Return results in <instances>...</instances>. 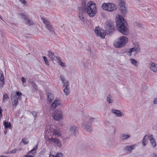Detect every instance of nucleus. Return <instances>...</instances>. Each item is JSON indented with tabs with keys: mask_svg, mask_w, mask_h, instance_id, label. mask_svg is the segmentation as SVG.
<instances>
[{
	"mask_svg": "<svg viewBox=\"0 0 157 157\" xmlns=\"http://www.w3.org/2000/svg\"><path fill=\"white\" fill-rule=\"evenodd\" d=\"M48 56L49 58H50L51 59L52 61H53L54 60V58H56V57L54 56V52H52V50H49L48 52Z\"/></svg>",
	"mask_w": 157,
	"mask_h": 157,
	"instance_id": "obj_20",
	"label": "nucleus"
},
{
	"mask_svg": "<svg viewBox=\"0 0 157 157\" xmlns=\"http://www.w3.org/2000/svg\"><path fill=\"white\" fill-rule=\"evenodd\" d=\"M84 129L88 132H91L93 130V128L91 125L87 123L84 124Z\"/></svg>",
	"mask_w": 157,
	"mask_h": 157,
	"instance_id": "obj_18",
	"label": "nucleus"
},
{
	"mask_svg": "<svg viewBox=\"0 0 157 157\" xmlns=\"http://www.w3.org/2000/svg\"><path fill=\"white\" fill-rule=\"evenodd\" d=\"M122 14L123 15H125L127 12V10L125 7H121L120 8Z\"/></svg>",
	"mask_w": 157,
	"mask_h": 157,
	"instance_id": "obj_33",
	"label": "nucleus"
},
{
	"mask_svg": "<svg viewBox=\"0 0 157 157\" xmlns=\"http://www.w3.org/2000/svg\"><path fill=\"white\" fill-rule=\"evenodd\" d=\"M148 138V136L147 135H145L143 140H142V144L144 146H145L146 145L147 143V139Z\"/></svg>",
	"mask_w": 157,
	"mask_h": 157,
	"instance_id": "obj_27",
	"label": "nucleus"
},
{
	"mask_svg": "<svg viewBox=\"0 0 157 157\" xmlns=\"http://www.w3.org/2000/svg\"><path fill=\"white\" fill-rule=\"evenodd\" d=\"M33 89H34L36 90H37V86L35 84H33Z\"/></svg>",
	"mask_w": 157,
	"mask_h": 157,
	"instance_id": "obj_49",
	"label": "nucleus"
},
{
	"mask_svg": "<svg viewBox=\"0 0 157 157\" xmlns=\"http://www.w3.org/2000/svg\"><path fill=\"white\" fill-rule=\"evenodd\" d=\"M42 19L43 21V22L45 25L47 29L50 32H54L52 25L49 22L43 18H42Z\"/></svg>",
	"mask_w": 157,
	"mask_h": 157,
	"instance_id": "obj_12",
	"label": "nucleus"
},
{
	"mask_svg": "<svg viewBox=\"0 0 157 157\" xmlns=\"http://www.w3.org/2000/svg\"><path fill=\"white\" fill-rule=\"evenodd\" d=\"M112 98V96L110 94H108L106 98L107 101L109 103H112L113 101Z\"/></svg>",
	"mask_w": 157,
	"mask_h": 157,
	"instance_id": "obj_30",
	"label": "nucleus"
},
{
	"mask_svg": "<svg viewBox=\"0 0 157 157\" xmlns=\"http://www.w3.org/2000/svg\"><path fill=\"white\" fill-rule=\"evenodd\" d=\"M53 118L56 121H59L63 118V113L59 109H56L52 113Z\"/></svg>",
	"mask_w": 157,
	"mask_h": 157,
	"instance_id": "obj_7",
	"label": "nucleus"
},
{
	"mask_svg": "<svg viewBox=\"0 0 157 157\" xmlns=\"http://www.w3.org/2000/svg\"><path fill=\"white\" fill-rule=\"evenodd\" d=\"M77 129L78 128L76 126H71L70 127L69 132L74 136H75L76 133V132L77 131Z\"/></svg>",
	"mask_w": 157,
	"mask_h": 157,
	"instance_id": "obj_15",
	"label": "nucleus"
},
{
	"mask_svg": "<svg viewBox=\"0 0 157 157\" xmlns=\"http://www.w3.org/2000/svg\"><path fill=\"white\" fill-rule=\"evenodd\" d=\"M37 145H36L34 147L33 149L29 151H31V153L32 154L35 155L36 154V152L34 151L36 150L37 149Z\"/></svg>",
	"mask_w": 157,
	"mask_h": 157,
	"instance_id": "obj_37",
	"label": "nucleus"
},
{
	"mask_svg": "<svg viewBox=\"0 0 157 157\" xmlns=\"http://www.w3.org/2000/svg\"><path fill=\"white\" fill-rule=\"evenodd\" d=\"M19 15L21 16L22 18H23L25 20L27 21L26 22L27 24L29 25H31L33 24L34 23L33 21L28 19L27 16L23 13H20L19 14Z\"/></svg>",
	"mask_w": 157,
	"mask_h": 157,
	"instance_id": "obj_14",
	"label": "nucleus"
},
{
	"mask_svg": "<svg viewBox=\"0 0 157 157\" xmlns=\"http://www.w3.org/2000/svg\"><path fill=\"white\" fill-rule=\"evenodd\" d=\"M0 78H4L3 72L2 71H0Z\"/></svg>",
	"mask_w": 157,
	"mask_h": 157,
	"instance_id": "obj_45",
	"label": "nucleus"
},
{
	"mask_svg": "<svg viewBox=\"0 0 157 157\" xmlns=\"http://www.w3.org/2000/svg\"><path fill=\"white\" fill-rule=\"evenodd\" d=\"M60 78H63V76L62 75H61L60 76Z\"/></svg>",
	"mask_w": 157,
	"mask_h": 157,
	"instance_id": "obj_55",
	"label": "nucleus"
},
{
	"mask_svg": "<svg viewBox=\"0 0 157 157\" xmlns=\"http://www.w3.org/2000/svg\"><path fill=\"white\" fill-rule=\"evenodd\" d=\"M16 149L13 150L11 151V153H15L16 152Z\"/></svg>",
	"mask_w": 157,
	"mask_h": 157,
	"instance_id": "obj_52",
	"label": "nucleus"
},
{
	"mask_svg": "<svg viewBox=\"0 0 157 157\" xmlns=\"http://www.w3.org/2000/svg\"><path fill=\"white\" fill-rule=\"evenodd\" d=\"M130 60L131 63L132 64H133L135 67H137L139 64V62H138L133 59H131Z\"/></svg>",
	"mask_w": 157,
	"mask_h": 157,
	"instance_id": "obj_24",
	"label": "nucleus"
},
{
	"mask_svg": "<svg viewBox=\"0 0 157 157\" xmlns=\"http://www.w3.org/2000/svg\"><path fill=\"white\" fill-rule=\"evenodd\" d=\"M0 157H8L7 156L3 155H1L0 156Z\"/></svg>",
	"mask_w": 157,
	"mask_h": 157,
	"instance_id": "obj_54",
	"label": "nucleus"
},
{
	"mask_svg": "<svg viewBox=\"0 0 157 157\" xmlns=\"http://www.w3.org/2000/svg\"><path fill=\"white\" fill-rule=\"evenodd\" d=\"M20 1L21 2V3L24 4L25 5L26 3V2L25 0H20Z\"/></svg>",
	"mask_w": 157,
	"mask_h": 157,
	"instance_id": "obj_50",
	"label": "nucleus"
},
{
	"mask_svg": "<svg viewBox=\"0 0 157 157\" xmlns=\"http://www.w3.org/2000/svg\"><path fill=\"white\" fill-rule=\"evenodd\" d=\"M152 157H157V154H154Z\"/></svg>",
	"mask_w": 157,
	"mask_h": 157,
	"instance_id": "obj_53",
	"label": "nucleus"
},
{
	"mask_svg": "<svg viewBox=\"0 0 157 157\" xmlns=\"http://www.w3.org/2000/svg\"><path fill=\"white\" fill-rule=\"evenodd\" d=\"M35 155L32 154L31 153V151H29L26 155L23 156V157H34Z\"/></svg>",
	"mask_w": 157,
	"mask_h": 157,
	"instance_id": "obj_36",
	"label": "nucleus"
},
{
	"mask_svg": "<svg viewBox=\"0 0 157 157\" xmlns=\"http://www.w3.org/2000/svg\"><path fill=\"white\" fill-rule=\"evenodd\" d=\"M46 142L48 144H54L56 147L60 148L62 146L61 142L58 139L52 137H48Z\"/></svg>",
	"mask_w": 157,
	"mask_h": 157,
	"instance_id": "obj_6",
	"label": "nucleus"
},
{
	"mask_svg": "<svg viewBox=\"0 0 157 157\" xmlns=\"http://www.w3.org/2000/svg\"><path fill=\"white\" fill-rule=\"evenodd\" d=\"M94 32L96 35L102 38H104L106 34V32L105 30H102L98 27H96L95 28Z\"/></svg>",
	"mask_w": 157,
	"mask_h": 157,
	"instance_id": "obj_8",
	"label": "nucleus"
},
{
	"mask_svg": "<svg viewBox=\"0 0 157 157\" xmlns=\"http://www.w3.org/2000/svg\"><path fill=\"white\" fill-rule=\"evenodd\" d=\"M82 10V7H80L79 8V10H80L79 12V14L78 15L80 19L83 22L85 23V21L84 19V17L83 15V13L82 11L81 10Z\"/></svg>",
	"mask_w": 157,
	"mask_h": 157,
	"instance_id": "obj_22",
	"label": "nucleus"
},
{
	"mask_svg": "<svg viewBox=\"0 0 157 157\" xmlns=\"http://www.w3.org/2000/svg\"><path fill=\"white\" fill-rule=\"evenodd\" d=\"M43 58L44 59V61L46 63V64L47 65H49V63H48V59H47V58L45 56H43Z\"/></svg>",
	"mask_w": 157,
	"mask_h": 157,
	"instance_id": "obj_40",
	"label": "nucleus"
},
{
	"mask_svg": "<svg viewBox=\"0 0 157 157\" xmlns=\"http://www.w3.org/2000/svg\"><path fill=\"white\" fill-rule=\"evenodd\" d=\"M105 124L106 126H109L110 124V122L108 120H105Z\"/></svg>",
	"mask_w": 157,
	"mask_h": 157,
	"instance_id": "obj_42",
	"label": "nucleus"
},
{
	"mask_svg": "<svg viewBox=\"0 0 157 157\" xmlns=\"http://www.w3.org/2000/svg\"><path fill=\"white\" fill-rule=\"evenodd\" d=\"M0 18H2V17L0 15Z\"/></svg>",
	"mask_w": 157,
	"mask_h": 157,
	"instance_id": "obj_57",
	"label": "nucleus"
},
{
	"mask_svg": "<svg viewBox=\"0 0 157 157\" xmlns=\"http://www.w3.org/2000/svg\"><path fill=\"white\" fill-rule=\"evenodd\" d=\"M153 103L154 104H157V98H155L154 99Z\"/></svg>",
	"mask_w": 157,
	"mask_h": 157,
	"instance_id": "obj_46",
	"label": "nucleus"
},
{
	"mask_svg": "<svg viewBox=\"0 0 157 157\" xmlns=\"http://www.w3.org/2000/svg\"><path fill=\"white\" fill-rule=\"evenodd\" d=\"M62 104L61 101L56 98L55 99L50 106L51 110H53L57 106L61 105Z\"/></svg>",
	"mask_w": 157,
	"mask_h": 157,
	"instance_id": "obj_9",
	"label": "nucleus"
},
{
	"mask_svg": "<svg viewBox=\"0 0 157 157\" xmlns=\"http://www.w3.org/2000/svg\"><path fill=\"white\" fill-rule=\"evenodd\" d=\"M21 81L23 85H24V83H25L26 81V79H21Z\"/></svg>",
	"mask_w": 157,
	"mask_h": 157,
	"instance_id": "obj_51",
	"label": "nucleus"
},
{
	"mask_svg": "<svg viewBox=\"0 0 157 157\" xmlns=\"http://www.w3.org/2000/svg\"><path fill=\"white\" fill-rule=\"evenodd\" d=\"M61 135L62 134L59 130L54 129L52 135V137H53L54 136H55L56 137H58L61 136Z\"/></svg>",
	"mask_w": 157,
	"mask_h": 157,
	"instance_id": "obj_17",
	"label": "nucleus"
},
{
	"mask_svg": "<svg viewBox=\"0 0 157 157\" xmlns=\"http://www.w3.org/2000/svg\"><path fill=\"white\" fill-rule=\"evenodd\" d=\"M148 138L150 141V142L152 146L154 147L156 145V144L155 142V139L154 138L153 136L152 135H150L148 136Z\"/></svg>",
	"mask_w": 157,
	"mask_h": 157,
	"instance_id": "obj_19",
	"label": "nucleus"
},
{
	"mask_svg": "<svg viewBox=\"0 0 157 157\" xmlns=\"http://www.w3.org/2000/svg\"><path fill=\"white\" fill-rule=\"evenodd\" d=\"M8 98V95L6 94L4 95L3 98V101L4 102L7 100V98Z\"/></svg>",
	"mask_w": 157,
	"mask_h": 157,
	"instance_id": "obj_38",
	"label": "nucleus"
},
{
	"mask_svg": "<svg viewBox=\"0 0 157 157\" xmlns=\"http://www.w3.org/2000/svg\"><path fill=\"white\" fill-rule=\"evenodd\" d=\"M138 7L141 10H144L147 7V6L145 4H139L138 5Z\"/></svg>",
	"mask_w": 157,
	"mask_h": 157,
	"instance_id": "obj_29",
	"label": "nucleus"
},
{
	"mask_svg": "<svg viewBox=\"0 0 157 157\" xmlns=\"http://www.w3.org/2000/svg\"><path fill=\"white\" fill-rule=\"evenodd\" d=\"M32 115L33 116V117H35L37 115V113L36 112H33L32 113Z\"/></svg>",
	"mask_w": 157,
	"mask_h": 157,
	"instance_id": "obj_47",
	"label": "nucleus"
},
{
	"mask_svg": "<svg viewBox=\"0 0 157 157\" xmlns=\"http://www.w3.org/2000/svg\"><path fill=\"white\" fill-rule=\"evenodd\" d=\"M106 30L110 33L114 30V26L112 23L107 22L105 26Z\"/></svg>",
	"mask_w": 157,
	"mask_h": 157,
	"instance_id": "obj_13",
	"label": "nucleus"
},
{
	"mask_svg": "<svg viewBox=\"0 0 157 157\" xmlns=\"http://www.w3.org/2000/svg\"><path fill=\"white\" fill-rule=\"evenodd\" d=\"M21 78L23 79V78H25L24 77H22Z\"/></svg>",
	"mask_w": 157,
	"mask_h": 157,
	"instance_id": "obj_56",
	"label": "nucleus"
},
{
	"mask_svg": "<svg viewBox=\"0 0 157 157\" xmlns=\"http://www.w3.org/2000/svg\"><path fill=\"white\" fill-rule=\"evenodd\" d=\"M86 11L89 17H94L97 12L96 6L94 2L89 1L87 4Z\"/></svg>",
	"mask_w": 157,
	"mask_h": 157,
	"instance_id": "obj_2",
	"label": "nucleus"
},
{
	"mask_svg": "<svg viewBox=\"0 0 157 157\" xmlns=\"http://www.w3.org/2000/svg\"><path fill=\"white\" fill-rule=\"evenodd\" d=\"M132 48L133 49V52L135 51L136 54L137 53L140 52V48L138 45Z\"/></svg>",
	"mask_w": 157,
	"mask_h": 157,
	"instance_id": "obj_31",
	"label": "nucleus"
},
{
	"mask_svg": "<svg viewBox=\"0 0 157 157\" xmlns=\"http://www.w3.org/2000/svg\"><path fill=\"white\" fill-rule=\"evenodd\" d=\"M125 2L124 1H121L119 4L120 8L121 7H125Z\"/></svg>",
	"mask_w": 157,
	"mask_h": 157,
	"instance_id": "obj_39",
	"label": "nucleus"
},
{
	"mask_svg": "<svg viewBox=\"0 0 157 157\" xmlns=\"http://www.w3.org/2000/svg\"><path fill=\"white\" fill-rule=\"evenodd\" d=\"M4 83V79H0V87H2Z\"/></svg>",
	"mask_w": 157,
	"mask_h": 157,
	"instance_id": "obj_41",
	"label": "nucleus"
},
{
	"mask_svg": "<svg viewBox=\"0 0 157 157\" xmlns=\"http://www.w3.org/2000/svg\"><path fill=\"white\" fill-rule=\"evenodd\" d=\"M22 141L23 143H24L25 144H26L28 143L29 141L27 139L25 138H23L22 139Z\"/></svg>",
	"mask_w": 157,
	"mask_h": 157,
	"instance_id": "obj_44",
	"label": "nucleus"
},
{
	"mask_svg": "<svg viewBox=\"0 0 157 157\" xmlns=\"http://www.w3.org/2000/svg\"><path fill=\"white\" fill-rule=\"evenodd\" d=\"M133 48H131L130 50H129L127 52V55L128 56H131L132 55V52H133Z\"/></svg>",
	"mask_w": 157,
	"mask_h": 157,
	"instance_id": "obj_43",
	"label": "nucleus"
},
{
	"mask_svg": "<svg viewBox=\"0 0 157 157\" xmlns=\"http://www.w3.org/2000/svg\"><path fill=\"white\" fill-rule=\"evenodd\" d=\"M3 125H4L5 128H10L11 126V124L10 122H6V121H3Z\"/></svg>",
	"mask_w": 157,
	"mask_h": 157,
	"instance_id": "obj_32",
	"label": "nucleus"
},
{
	"mask_svg": "<svg viewBox=\"0 0 157 157\" xmlns=\"http://www.w3.org/2000/svg\"><path fill=\"white\" fill-rule=\"evenodd\" d=\"M101 8L104 10L112 12L117 10V6L113 3H104L102 4Z\"/></svg>",
	"mask_w": 157,
	"mask_h": 157,
	"instance_id": "obj_5",
	"label": "nucleus"
},
{
	"mask_svg": "<svg viewBox=\"0 0 157 157\" xmlns=\"http://www.w3.org/2000/svg\"><path fill=\"white\" fill-rule=\"evenodd\" d=\"M54 129L52 126L50 125L47 126L45 129V135L48 136H52Z\"/></svg>",
	"mask_w": 157,
	"mask_h": 157,
	"instance_id": "obj_11",
	"label": "nucleus"
},
{
	"mask_svg": "<svg viewBox=\"0 0 157 157\" xmlns=\"http://www.w3.org/2000/svg\"><path fill=\"white\" fill-rule=\"evenodd\" d=\"M150 70L153 72L155 73L157 72V64L151 62L150 66Z\"/></svg>",
	"mask_w": 157,
	"mask_h": 157,
	"instance_id": "obj_16",
	"label": "nucleus"
},
{
	"mask_svg": "<svg viewBox=\"0 0 157 157\" xmlns=\"http://www.w3.org/2000/svg\"><path fill=\"white\" fill-rule=\"evenodd\" d=\"M87 119L88 122L89 123H91L94 122V121L95 118L93 117H91L88 116L87 117Z\"/></svg>",
	"mask_w": 157,
	"mask_h": 157,
	"instance_id": "obj_34",
	"label": "nucleus"
},
{
	"mask_svg": "<svg viewBox=\"0 0 157 157\" xmlns=\"http://www.w3.org/2000/svg\"><path fill=\"white\" fill-rule=\"evenodd\" d=\"M2 109L1 107L0 106V117H2Z\"/></svg>",
	"mask_w": 157,
	"mask_h": 157,
	"instance_id": "obj_48",
	"label": "nucleus"
},
{
	"mask_svg": "<svg viewBox=\"0 0 157 157\" xmlns=\"http://www.w3.org/2000/svg\"><path fill=\"white\" fill-rule=\"evenodd\" d=\"M54 97L53 94L51 93H48V101L51 102L54 99Z\"/></svg>",
	"mask_w": 157,
	"mask_h": 157,
	"instance_id": "obj_28",
	"label": "nucleus"
},
{
	"mask_svg": "<svg viewBox=\"0 0 157 157\" xmlns=\"http://www.w3.org/2000/svg\"><path fill=\"white\" fill-rule=\"evenodd\" d=\"M135 145L133 144L130 146L127 145L125 147V150L128 151H130L134 149Z\"/></svg>",
	"mask_w": 157,
	"mask_h": 157,
	"instance_id": "obj_26",
	"label": "nucleus"
},
{
	"mask_svg": "<svg viewBox=\"0 0 157 157\" xmlns=\"http://www.w3.org/2000/svg\"><path fill=\"white\" fill-rule=\"evenodd\" d=\"M63 85L64 86H65L63 90L65 94L67 96L70 93V90L69 88V82L67 79H61Z\"/></svg>",
	"mask_w": 157,
	"mask_h": 157,
	"instance_id": "obj_10",
	"label": "nucleus"
},
{
	"mask_svg": "<svg viewBox=\"0 0 157 157\" xmlns=\"http://www.w3.org/2000/svg\"><path fill=\"white\" fill-rule=\"evenodd\" d=\"M22 94L20 91L17 92L15 94H11V98L12 100V105L16 108L18 104V100H21Z\"/></svg>",
	"mask_w": 157,
	"mask_h": 157,
	"instance_id": "obj_4",
	"label": "nucleus"
},
{
	"mask_svg": "<svg viewBox=\"0 0 157 157\" xmlns=\"http://www.w3.org/2000/svg\"><path fill=\"white\" fill-rule=\"evenodd\" d=\"M117 27L118 30L124 35H127L129 33V30L127 26V23L124 17L120 15L117 16Z\"/></svg>",
	"mask_w": 157,
	"mask_h": 157,
	"instance_id": "obj_1",
	"label": "nucleus"
},
{
	"mask_svg": "<svg viewBox=\"0 0 157 157\" xmlns=\"http://www.w3.org/2000/svg\"><path fill=\"white\" fill-rule=\"evenodd\" d=\"M130 137V135L129 134H123L121 135L120 138L122 140H124L127 139Z\"/></svg>",
	"mask_w": 157,
	"mask_h": 157,
	"instance_id": "obj_23",
	"label": "nucleus"
},
{
	"mask_svg": "<svg viewBox=\"0 0 157 157\" xmlns=\"http://www.w3.org/2000/svg\"><path fill=\"white\" fill-rule=\"evenodd\" d=\"M112 113L116 114V116L118 117H121L124 116L123 113L121 112L119 110L112 109L111 110Z\"/></svg>",
	"mask_w": 157,
	"mask_h": 157,
	"instance_id": "obj_21",
	"label": "nucleus"
},
{
	"mask_svg": "<svg viewBox=\"0 0 157 157\" xmlns=\"http://www.w3.org/2000/svg\"><path fill=\"white\" fill-rule=\"evenodd\" d=\"M56 59L58 61V64L64 67H66L65 64L61 61L60 58V57L58 56H56Z\"/></svg>",
	"mask_w": 157,
	"mask_h": 157,
	"instance_id": "obj_25",
	"label": "nucleus"
},
{
	"mask_svg": "<svg viewBox=\"0 0 157 157\" xmlns=\"http://www.w3.org/2000/svg\"><path fill=\"white\" fill-rule=\"evenodd\" d=\"M128 41V39L126 37L121 36L114 40L113 44L115 48H122L125 45Z\"/></svg>",
	"mask_w": 157,
	"mask_h": 157,
	"instance_id": "obj_3",
	"label": "nucleus"
},
{
	"mask_svg": "<svg viewBox=\"0 0 157 157\" xmlns=\"http://www.w3.org/2000/svg\"><path fill=\"white\" fill-rule=\"evenodd\" d=\"M63 154L61 153H58L56 154L55 156L52 155H50L49 157H63Z\"/></svg>",
	"mask_w": 157,
	"mask_h": 157,
	"instance_id": "obj_35",
	"label": "nucleus"
}]
</instances>
